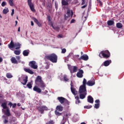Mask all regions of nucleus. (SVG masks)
I'll return each instance as SVG.
<instances>
[{"label":"nucleus","instance_id":"obj_56","mask_svg":"<svg viewBox=\"0 0 124 124\" xmlns=\"http://www.w3.org/2000/svg\"><path fill=\"white\" fill-rule=\"evenodd\" d=\"M31 26L33 27L34 26V24L33 23V21H31Z\"/></svg>","mask_w":124,"mask_h":124},{"label":"nucleus","instance_id":"obj_24","mask_svg":"<svg viewBox=\"0 0 124 124\" xmlns=\"http://www.w3.org/2000/svg\"><path fill=\"white\" fill-rule=\"evenodd\" d=\"M66 14H67V16H66V15H64L65 20H67V18H68L70 16H71V14L70 13V10H68L67 11Z\"/></svg>","mask_w":124,"mask_h":124},{"label":"nucleus","instance_id":"obj_12","mask_svg":"<svg viewBox=\"0 0 124 124\" xmlns=\"http://www.w3.org/2000/svg\"><path fill=\"white\" fill-rule=\"evenodd\" d=\"M86 84L89 87H93L95 84V81L94 80H89L87 82L86 81Z\"/></svg>","mask_w":124,"mask_h":124},{"label":"nucleus","instance_id":"obj_16","mask_svg":"<svg viewBox=\"0 0 124 124\" xmlns=\"http://www.w3.org/2000/svg\"><path fill=\"white\" fill-rule=\"evenodd\" d=\"M79 59L83 60V61H88L89 60V56L87 54H85L81 56Z\"/></svg>","mask_w":124,"mask_h":124},{"label":"nucleus","instance_id":"obj_47","mask_svg":"<svg viewBox=\"0 0 124 124\" xmlns=\"http://www.w3.org/2000/svg\"><path fill=\"white\" fill-rule=\"evenodd\" d=\"M62 37H63V36L62 34H59L58 35V38H62Z\"/></svg>","mask_w":124,"mask_h":124},{"label":"nucleus","instance_id":"obj_44","mask_svg":"<svg viewBox=\"0 0 124 124\" xmlns=\"http://www.w3.org/2000/svg\"><path fill=\"white\" fill-rule=\"evenodd\" d=\"M5 5H6V2H5V1H3L1 3V6H5Z\"/></svg>","mask_w":124,"mask_h":124},{"label":"nucleus","instance_id":"obj_62","mask_svg":"<svg viewBox=\"0 0 124 124\" xmlns=\"http://www.w3.org/2000/svg\"><path fill=\"white\" fill-rule=\"evenodd\" d=\"M17 31H20V27H18Z\"/></svg>","mask_w":124,"mask_h":124},{"label":"nucleus","instance_id":"obj_53","mask_svg":"<svg viewBox=\"0 0 124 124\" xmlns=\"http://www.w3.org/2000/svg\"><path fill=\"white\" fill-rule=\"evenodd\" d=\"M16 58L18 61H20V60H21V57L20 56H16Z\"/></svg>","mask_w":124,"mask_h":124},{"label":"nucleus","instance_id":"obj_61","mask_svg":"<svg viewBox=\"0 0 124 124\" xmlns=\"http://www.w3.org/2000/svg\"><path fill=\"white\" fill-rule=\"evenodd\" d=\"M71 17H72V16H73V12L71 11Z\"/></svg>","mask_w":124,"mask_h":124},{"label":"nucleus","instance_id":"obj_59","mask_svg":"<svg viewBox=\"0 0 124 124\" xmlns=\"http://www.w3.org/2000/svg\"><path fill=\"white\" fill-rule=\"evenodd\" d=\"M17 106H18V107H20V106H21V104L20 103H18L17 104Z\"/></svg>","mask_w":124,"mask_h":124},{"label":"nucleus","instance_id":"obj_14","mask_svg":"<svg viewBox=\"0 0 124 124\" xmlns=\"http://www.w3.org/2000/svg\"><path fill=\"white\" fill-rule=\"evenodd\" d=\"M33 90L34 92H36V93H41V89L38 88L37 86H35L33 87Z\"/></svg>","mask_w":124,"mask_h":124},{"label":"nucleus","instance_id":"obj_19","mask_svg":"<svg viewBox=\"0 0 124 124\" xmlns=\"http://www.w3.org/2000/svg\"><path fill=\"white\" fill-rule=\"evenodd\" d=\"M24 70L25 71V72H27V73H29V74L32 75L34 73V72L32 71V70H31V69L25 68Z\"/></svg>","mask_w":124,"mask_h":124},{"label":"nucleus","instance_id":"obj_29","mask_svg":"<svg viewBox=\"0 0 124 124\" xmlns=\"http://www.w3.org/2000/svg\"><path fill=\"white\" fill-rule=\"evenodd\" d=\"M115 24V22L113 20H108L107 22V24L108 26H113Z\"/></svg>","mask_w":124,"mask_h":124},{"label":"nucleus","instance_id":"obj_25","mask_svg":"<svg viewBox=\"0 0 124 124\" xmlns=\"http://www.w3.org/2000/svg\"><path fill=\"white\" fill-rule=\"evenodd\" d=\"M86 95H87V93H79V98L80 99H84V98H86Z\"/></svg>","mask_w":124,"mask_h":124},{"label":"nucleus","instance_id":"obj_38","mask_svg":"<svg viewBox=\"0 0 124 124\" xmlns=\"http://www.w3.org/2000/svg\"><path fill=\"white\" fill-rule=\"evenodd\" d=\"M27 87H28L29 89H31V88H32V85H31V82H29L28 84H27Z\"/></svg>","mask_w":124,"mask_h":124},{"label":"nucleus","instance_id":"obj_36","mask_svg":"<svg viewBox=\"0 0 124 124\" xmlns=\"http://www.w3.org/2000/svg\"><path fill=\"white\" fill-rule=\"evenodd\" d=\"M14 54L17 55H20V54H21V50H15Z\"/></svg>","mask_w":124,"mask_h":124},{"label":"nucleus","instance_id":"obj_2","mask_svg":"<svg viewBox=\"0 0 124 124\" xmlns=\"http://www.w3.org/2000/svg\"><path fill=\"white\" fill-rule=\"evenodd\" d=\"M87 84V79L84 78L82 85L79 87L78 93H87V87H86V85Z\"/></svg>","mask_w":124,"mask_h":124},{"label":"nucleus","instance_id":"obj_30","mask_svg":"<svg viewBox=\"0 0 124 124\" xmlns=\"http://www.w3.org/2000/svg\"><path fill=\"white\" fill-rule=\"evenodd\" d=\"M76 100V104H79V103H80V100L79 99V96L77 95L75 97Z\"/></svg>","mask_w":124,"mask_h":124},{"label":"nucleus","instance_id":"obj_17","mask_svg":"<svg viewBox=\"0 0 124 124\" xmlns=\"http://www.w3.org/2000/svg\"><path fill=\"white\" fill-rule=\"evenodd\" d=\"M87 101L89 103H93V98L92 96L89 95L87 97Z\"/></svg>","mask_w":124,"mask_h":124},{"label":"nucleus","instance_id":"obj_45","mask_svg":"<svg viewBox=\"0 0 124 124\" xmlns=\"http://www.w3.org/2000/svg\"><path fill=\"white\" fill-rule=\"evenodd\" d=\"M71 116V114L69 113V114H66V119H67L69 117Z\"/></svg>","mask_w":124,"mask_h":124},{"label":"nucleus","instance_id":"obj_49","mask_svg":"<svg viewBox=\"0 0 124 124\" xmlns=\"http://www.w3.org/2000/svg\"><path fill=\"white\" fill-rule=\"evenodd\" d=\"M13 15H14V9H13L12 10V13H11V16H13Z\"/></svg>","mask_w":124,"mask_h":124},{"label":"nucleus","instance_id":"obj_28","mask_svg":"<svg viewBox=\"0 0 124 124\" xmlns=\"http://www.w3.org/2000/svg\"><path fill=\"white\" fill-rule=\"evenodd\" d=\"M1 106L2 107L3 109H8V107H7V103H3L1 104Z\"/></svg>","mask_w":124,"mask_h":124},{"label":"nucleus","instance_id":"obj_20","mask_svg":"<svg viewBox=\"0 0 124 124\" xmlns=\"http://www.w3.org/2000/svg\"><path fill=\"white\" fill-rule=\"evenodd\" d=\"M32 20H33L34 22L37 24L38 27H41L42 25L38 21V20L36 19L35 17H32Z\"/></svg>","mask_w":124,"mask_h":124},{"label":"nucleus","instance_id":"obj_33","mask_svg":"<svg viewBox=\"0 0 124 124\" xmlns=\"http://www.w3.org/2000/svg\"><path fill=\"white\" fill-rule=\"evenodd\" d=\"M6 77L8 78V79H10L13 77V76L11 73H7L6 75Z\"/></svg>","mask_w":124,"mask_h":124},{"label":"nucleus","instance_id":"obj_3","mask_svg":"<svg viewBox=\"0 0 124 124\" xmlns=\"http://www.w3.org/2000/svg\"><path fill=\"white\" fill-rule=\"evenodd\" d=\"M46 59L54 63H56V62H58V56L57 55L55 54V53H52L49 55L46 56Z\"/></svg>","mask_w":124,"mask_h":124},{"label":"nucleus","instance_id":"obj_27","mask_svg":"<svg viewBox=\"0 0 124 124\" xmlns=\"http://www.w3.org/2000/svg\"><path fill=\"white\" fill-rule=\"evenodd\" d=\"M23 82H21L22 85L25 86L28 83V76L25 77V78L23 80Z\"/></svg>","mask_w":124,"mask_h":124},{"label":"nucleus","instance_id":"obj_9","mask_svg":"<svg viewBox=\"0 0 124 124\" xmlns=\"http://www.w3.org/2000/svg\"><path fill=\"white\" fill-rule=\"evenodd\" d=\"M57 99L61 104H63L64 102H66V103H68V100L63 97H58Z\"/></svg>","mask_w":124,"mask_h":124},{"label":"nucleus","instance_id":"obj_42","mask_svg":"<svg viewBox=\"0 0 124 124\" xmlns=\"http://www.w3.org/2000/svg\"><path fill=\"white\" fill-rule=\"evenodd\" d=\"M63 79L64 80V81H66V82H67V81H68V79L67 78V77H66V76H64L63 77Z\"/></svg>","mask_w":124,"mask_h":124},{"label":"nucleus","instance_id":"obj_15","mask_svg":"<svg viewBox=\"0 0 124 124\" xmlns=\"http://www.w3.org/2000/svg\"><path fill=\"white\" fill-rule=\"evenodd\" d=\"M95 103L97 104H95L94 105V108H95V109H98L99 108V105L100 103V101H99V100L97 99L95 101Z\"/></svg>","mask_w":124,"mask_h":124},{"label":"nucleus","instance_id":"obj_11","mask_svg":"<svg viewBox=\"0 0 124 124\" xmlns=\"http://www.w3.org/2000/svg\"><path fill=\"white\" fill-rule=\"evenodd\" d=\"M84 74V71L83 70H79L77 74V76L78 78H82Z\"/></svg>","mask_w":124,"mask_h":124},{"label":"nucleus","instance_id":"obj_46","mask_svg":"<svg viewBox=\"0 0 124 124\" xmlns=\"http://www.w3.org/2000/svg\"><path fill=\"white\" fill-rule=\"evenodd\" d=\"M8 106L10 107V108L12 107L13 104L11 103V102H9V103L8 104Z\"/></svg>","mask_w":124,"mask_h":124},{"label":"nucleus","instance_id":"obj_35","mask_svg":"<svg viewBox=\"0 0 124 124\" xmlns=\"http://www.w3.org/2000/svg\"><path fill=\"white\" fill-rule=\"evenodd\" d=\"M8 12H9V10H8V8L4 9L3 10V14H7Z\"/></svg>","mask_w":124,"mask_h":124},{"label":"nucleus","instance_id":"obj_26","mask_svg":"<svg viewBox=\"0 0 124 124\" xmlns=\"http://www.w3.org/2000/svg\"><path fill=\"white\" fill-rule=\"evenodd\" d=\"M111 63V60H107L104 62V66H108Z\"/></svg>","mask_w":124,"mask_h":124},{"label":"nucleus","instance_id":"obj_8","mask_svg":"<svg viewBox=\"0 0 124 124\" xmlns=\"http://www.w3.org/2000/svg\"><path fill=\"white\" fill-rule=\"evenodd\" d=\"M28 4L30 8L31 11L32 12H35V9H34V6L31 2V0H28Z\"/></svg>","mask_w":124,"mask_h":124},{"label":"nucleus","instance_id":"obj_64","mask_svg":"<svg viewBox=\"0 0 124 124\" xmlns=\"http://www.w3.org/2000/svg\"><path fill=\"white\" fill-rule=\"evenodd\" d=\"M18 80H19V81H21V78H18Z\"/></svg>","mask_w":124,"mask_h":124},{"label":"nucleus","instance_id":"obj_58","mask_svg":"<svg viewBox=\"0 0 124 124\" xmlns=\"http://www.w3.org/2000/svg\"><path fill=\"white\" fill-rule=\"evenodd\" d=\"M99 1V2L100 3L101 5H102V2H101V1H100V0H97Z\"/></svg>","mask_w":124,"mask_h":124},{"label":"nucleus","instance_id":"obj_43","mask_svg":"<svg viewBox=\"0 0 124 124\" xmlns=\"http://www.w3.org/2000/svg\"><path fill=\"white\" fill-rule=\"evenodd\" d=\"M47 21L48 22H52V21L51 20V16H47Z\"/></svg>","mask_w":124,"mask_h":124},{"label":"nucleus","instance_id":"obj_52","mask_svg":"<svg viewBox=\"0 0 124 124\" xmlns=\"http://www.w3.org/2000/svg\"><path fill=\"white\" fill-rule=\"evenodd\" d=\"M16 103H15V104H13V105H12V108H15V107H16Z\"/></svg>","mask_w":124,"mask_h":124},{"label":"nucleus","instance_id":"obj_6","mask_svg":"<svg viewBox=\"0 0 124 124\" xmlns=\"http://www.w3.org/2000/svg\"><path fill=\"white\" fill-rule=\"evenodd\" d=\"M56 110L55 111V113L56 115V116H61L62 113H60L59 112L62 111V110H63V107L62 106V105H58L56 107Z\"/></svg>","mask_w":124,"mask_h":124},{"label":"nucleus","instance_id":"obj_32","mask_svg":"<svg viewBox=\"0 0 124 124\" xmlns=\"http://www.w3.org/2000/svg\"><path fill=\"white\" fill-rule=\"evenodd\" d=\"M116 27L118 29H122V28H123V24L118 22L116 24Z\"/></svg>","mask_w":124,"mask_h":124},{"label":"nucleus","instance_id":"obj_54","mask_svg":"<svg viewBox=\"0 0 124 124\" xmlns=\"http://www.w3.org/2000/svg\"><path fill=\"white\" fill-rule=\"evenodd\" d=\"M55 6L56 9H58V3H55Z\"/></svg>","mask_w":124,"mask_h":124},{"label":"nucleus","instance_id":"obj_48","mask_svg":"<svg viewBox=\"0 0 124 124\" xmlns=\"http://www.w3.org/2000/svg\"><path fill=\"white\" fill-rule=\"evenodd\" d=\"M82 3H81V5H84L85 3H86V0H82Z\"/></svg>","mask_w":124,"mask_h":124},{"label":"nucleus","instance_id":"obj_22","mask_svg":"<svg viewBox=\"0 0 124 124\" xmlns=\"http://www.w3.org/2000/svg\"><path fill=\"white\" fill-rule=\"evenodd\" d=\"M29 54H30V50L29 49L25 50L23 51V55L24 57H28Z\"/></svg>","mask_w":124,"mask_h":124},{"label":"nucleus","instance_id":"obj_18","mask_svg":"<svg viewBox=\"0 0 124 124\" xmlns=\"http://www.w3.org/2000/svg\"><path fill=\"white\" fill-rule=\"evenodd\" d=\"M11 62L12 63H14V64H18V61L17 60H16V58L15 57H12L11 58Z\"/></svg>","mask_w":124,"mask_h":124},{"label":"nucleus","instance_id":"obj_21","mask_svg":"<svg viewBox=\"0 0 124 124\" xmlns=\"http://www.w3.org/2000/svg\"><path fill=\"white\" fill-rule=\"evenodd\" d=\"M21 44L20 43H15V47H16V50H19L21 48Z\"/></svg>","mask_w":124,"mask_h":124},{"label":"nucleus","instance_id":"obj_37","mask_svg":"<svg viewBox=\"0 0 124 124\" xmlns=\"http://www.w3.org/2000/svg\"><path fill=\"white\" fill-rule=\"evenodd\" d=\"M9 2L11 6H14V3H13V0H9Z\"/></svg>","mask_w":124,"mask_h":124},{"label":"nucleus","instance_id":"obj_5","mask_svg":"<svg viewBox=\"0 0 124 124\" xmlns=\"http://www.w3.org/2000/svg\"><path fill=\"white\" fill-rule=\"evenodd\" d=\"M37 110L41 114H44V111H48V107L46 106H39L36 107Z\"/></svg>","mask_w":124,"mask_h":124},{"label":"nucleus","instance_id":"obj_34","mask_svg":"<svg viewBox=\"0 0 124 124\" xmlns=\"http://www.w3.org/2000/svg\"><path fill=\"white\" fill-rule=\"evenodd\" d=\"M5 115H6V116H8V117H9V116H10V110H9V108L6 109Z\"/></svg>","mask_w":124,"mask_h":124},{"label":"nucleus","instance_id":"obj_4","mask_svg":"<svg viewBox=\"0 0 124 124\" xmlns=\"http://www.w3.org/2000/svg\"><path fill=\"white\" fill-rule=\"evenodd\" d=\"M110 56H111V53H110V52L108 50L101 51L99 54V57L101 59H102V58H104V59H108V58H110Z\"/></svg>","mask_w":124,"mask_h":124},{"label":"nucleus","instance_id":"obj_51","mask_svg":"<svg viewBox=\"0 0 124 124\" xmlns=\"http://www.w3.org/2000/svg\"><path fill=\"white\" fill-rule=\"evenodd\" d=\"M75 19H73L71 20L70 23H71V24H73V23H75Z\"/></svg>","mask_w":124,"mask_h":124},{"label":"nucleus","instance_id":"obj_50","mask_svg":"<svg viewBox=\"0 0 124 124\" xmlns=\"http://www.w3.org/2000/svg\"><path fill=\"white\" fill-rule=\"evenodd\" d=\"M4 124H7L8 123V120L5 119L3 121Z\"/></svg>","mask_w":124,"mask_h":124},{"label":"nucleus","instance_id":"obj_55","mask_svg":"<svg viewBox=\"0 0 124 124\" xmlns=\"http://www.w3.org/2000/svg\"><path fill=\"white\" fill-rule=\"evenodd\" d=\"M87 4H86V5H83V6H82V7H81V8H82V9H84V8H86V7H87Z\"/></svg>","mask_w":124,"mask_h":124},{"label":"nucleus","instance_id":"obj_63","mask_svg":"<svg viewBox=\"0 0 124 124\" xmlns=\"http://www.w3.org/2000/svg\"><path fill=\"white\" fill-rule=\"evenodd\" d=\"M80 124H86V123L85 122H82Z\"/></svg>","mask_w":124,"mask_h":124},{"label":"nucleus","instance_id":"obj_40","mask_svg":"<svg viewBox=\"0 0 124 124\" xmlns=\"http://www.w3.org/2000/svg\"><path fill=\"white\" fill-rule=\"evenodd\" d=\"M55 122L53 120H50L48 122L46 123V124H54Z\"/></svg>","mask_w":124,"mask_h":124},{"label":"nucleus","instance_id":"obj_23","mask_svg":"<svg viewBox=\"0 0 124 124\" xmlns=\"http://www.w3.org/2000/svg\"><path fill=\"white\" fill-rule=\"evenodd\" d=\"M8 47L10 49L11 48H15V43L13 42V41H11L10 43L8 45Z\"/></svg>","mask_w":124,"mask_h":124},{"label":"nucleus","instance_id":"obj_31","mask_svg":"<svg viewBox=\"0 0 124 124\" xmlns=\"http://www.w3.org/2000/svg\"><path fill=\"white\" fill-rule=\"evenodd\" d=\"M62 5H64V6L68 5V1L65 0H62Z\"/></svg>","mask_w":124,"mask_h":124},{"label":"nucleus","instance_id":"obj_57","mask_svg":"<svg viewBox=\"0 0 124 124\" xmlns=\"http://www.w3.org/2000/svg\"><path fill=\"white\" fill-rule=\"evenodd\" d=\"M2 61H3L2 58L0 57V62H2Z\"/></svg>","mask_w":124,"mask_h":124},{"label":"nucleus","instance_id":"obj_39","mask_svg":"<svg viewBox=\"0 0 124 124\" xmlns=\"http://www.w3.org/2000/svg\"><path fill=\"white\" fill-rule=\"evenodd\" d=\"M92 107V105H90V106H84V108L85 109H91Z\"/></svg>","mask_w":124,"mask_h":124},{"label":"nucleus","instance_id":"obj_7","mask_svg":"<svg viewBox=\"0 0 124 124\" xmlns=\"http://www.w3.org/2000/svg\"><path fill=\"white\" fill-rule=\"evenodd\" d=\"M68 69L70 70L71 73H74L75 72H77V70H78V67L76 66H68Z\"/></svg>","mask_w":124,"mask_h":124},{"label":"nucleus","instance_id":"obj_1","mask_svg":"<svg viewBox=\"0 0 124 124\" xmlns=\"http://www.w3.org/2000/svg\"><path fill=\"white\" fill-rule=\"evenodd\" d=\"M35 83L36 86L41 88L42 90H44L46 87V84L44 83V81L42 80V78L40 76H38L35 80Z\"/></svg>","mask_w":124,"mask_h":124},{"label":"nucleus","instance_id":"obj_13","mask_svg":"<svg viewBox=\"0 0 124 124\" xmlns=\"http://www.w3.org/2000/svg\"><path fill=\"white\" fill-rule=\"evenodd\" d=\"M71 91L74 95H76V94L78 93V92L76 91V89L75 88H73V85H71Z\"/></svg>","mask_w":124,"mask_h":124},{"label":"nucleus","instance_id":"obj_10","mask_svg":"<svg viewBox=\"0 0 124 124\" xmlns=\"http://www.w3.org/2000/svg\"><path fill=\"white\" fill-rule=\"evenodd\" d=\"M36 62L35 61H31L29 62V66L31 68H33V69H37V65L35 64Z\"/></svg>","mask_w":124,"mask_h":124},{"label":"nucleus","instance_id":"obj_41","mask_svg":"<svg viewBox=\"0 0 124 124\" xmlns=\"http://www.w3.org/2000/svg\"><path fill=\"white\" fill-rule=\"evenodd\" d=\"M65 53H66V49L63 48L62 49V54H65Z\"/></svg>","mask_w":124,"mask_h":124},{"label":"nucleus","instance_id":"obj_60","mask_svg":"<svg viewBox=\"0 0 124 124\" xmlns=\"http://www.w3.org/2000/svg\"><path fill=\"white\" fill-rule=\"evenodd\" d=\"M17 24H18V21L17 20L16 21V25L15 26H17Z\"/></svg>","mask_w":124,"mask_h":124}]
</instances>
